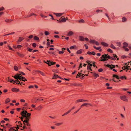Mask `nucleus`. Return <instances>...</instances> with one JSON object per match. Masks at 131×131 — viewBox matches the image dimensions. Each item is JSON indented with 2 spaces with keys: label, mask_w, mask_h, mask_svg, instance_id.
<instances>
[{
  "label": "nucleus",
  "mask_w": 131,
  "mask_h": 131,
  "mask_svg": "<svg viewBox=\"0 0 131 131\" xmlns=\"http://www.w3.org/2000/svg\"><path fill=\"white\" fill-rule=\"evenodd\" d=\"M111 57L110 56L108 55L107 56V55H106L105 54H104L101 57V59L100 61H104L107 60L108 59H110Z\"/></svg>",
  "instance_id": "nucleus-1"
},
{
  "label": "nucleus",
  "mask_w": 131,
  "mask_h": 131,
  "mask_svg": "<svg viewBox=\"0 0 131 131\" xmlns=\"http://www.w3.org/2000/svg\"><path fill=\"white\" fill-rule=\"evenodd\" d=\"M128 46L127 43L126 42H123V49L126 51H128L129 50L128 49L126 48Z\"/></svg>",
  "instance_id": "nucleus-2"
},
{
  "label": "nucleus",
  "mask_w": 131,
  "mask_h": 131,
  "mask_svg": "<svg viewBox=\"0 0 131 131\" xmlns=\"http://www.w3.org/2000/svg\"><path fill=\"white\" fill-rule=\"evenodd\" d=\"M26 113H27V111H22L21 113V115L22 116V117L23 118H25L26 116Z\"/></svg>",
  "instance_id": "nucleus-3"
},
{
  "label": "nucleus",
  "mask_w": 131,
  "mask_h": 131,
  "mask_svg": "<svg viewBox=\"0 0 131 131\" xmlns=\"http://www.w3.org/2000/svg\"><path fill=\"white\" fill-rule=\"evenodd\" d=\"M30 118H29L28 117H27L26 116L25 118V119H24V125H26V124L25 123V122H27L28 121L29 119Z\"/></svg>",
  "instance_id": "nucleus-4"
},
{
  "label": "nucleus",
  "mask_w": 131,
  "mask_h": 131,
  "mask_svg": "<svg viewBox=\"0 0 131 131\" xmlns=\"http://www.w3.org/2000/svg\"><path fill=\"white\" fill-rule=\"evenodd\" d=\"M20 74H16L13 77L16 79H20Z\"/></svg>",
  "instance_id": "nucleus-5"
},
{
  "label": "nucleus",
  "mask_w": 131,
  "mask_h": 131,
  "mask_svg": "<svg viewBox=\"0 0 131 131\" xmlns=\"http://www.w3.org/2000/svg\"><path fill=\"white\" fill-rule=\"evenodd\" d=\"M106 66L108 68H110L111 69H112L113 68H115V65H114L112 64L111 65L107 64L106 65Z\"/></svg>",
  "instance_id": "nucleus-6"
},
{
  "label": "nucleus",
  "mask_w": 131,
  "mask_h": 131,
  "mask_svg": "<svg viewBox=\"0 0 131 131\" xmlns=\"http://www.w3.org/2000/svg\"><path fill=\"white\" fill-rule=\"evenodd\" d=\"M43 107L41 105H39L35 108V109L38 111H40L42 108Z\"/></svg>",
  "instance_id": "nucleus-7"
},
{
  "label": "nucleus",
  "mask_w": 131,
  "mask_h": 131,
  "mask_svg": "<svg viewBox=\"0 0 131 131\" xmlns=\"http://www.w3.org/2000/svg\"><path fill=\"white\" fill-rule=\"evenodd\" d=\"M12 91L13 92H19V90L18 89L15 88H14L12 89Z\"/></svg>",
  "instance_id": "nucleus-8"
},
{
  "label": "nucleus",
  "mask_w": 131,
  "mask_h": 131,
  "mask_svg": "<svg viewBox=\"0 0 131 131\" xmlns=\"http://www.w3.org/2000/svg\"><path fill=\"white\" fill-rule=\"evenodd\" d=\"M58 78H60L61 79H62V78H61L60 77H59L58 75H57L55 74L54 75V76L52 78V79H57Z\"/></svg>",
  "instance_id": "nucleus-9"
},
{
  "label": "nucleus",
  "mask_w": 131,
  "mask_h": 131,
  "mask_svg": "<svg viewBox=\"0 0 131 131\" xmlns=\"http://www.w3.org/2000/svg\"><path fill=\"white\" fill-rule=\"evenodd\" d=\"M56 64V62H51L50 61V62L49 63H47V64L49 66H51V65H54Z\"/></svg>",
  "instance_id": "nucleus-10"
},
{
  "label": "nucleus",
  "mask_w": 131,
  "mask_h": 131,
  "mask_svg": "<svg viewBox=\"0 0 131 131\" xmlns=\"http://www.w3.org/2000/svg\"><path fill=\"white\" fill-rule=\"evenodd\" d=\"M17 54L21 58H23L25 56V55L24 54L20 53L19 52H17Z\"/></svg>",
  "instance_id": "nucleus-11"
},
{
  "label": "nucleus",
  "mask_w": 131,
  "mask_h": 131,
  "mask_svg": "<svg viewBox=\"0 0 131 131\" xmlns=\"http://www.w3.org/2000/svg\"><path fill=\"white\" fill-rule=\"evenodd\" d=\"M20 80H22L24 81H27L25 77H22L21 76H20Z\"/></svg>",
  "instance_id": "nucleus-12"
},
{
  "label": "nucleus",
  "mask_w": 131,
  "mask_h": 131,
  "mask_svg": "<svg viewBox=\"0 0 131 131\" xmlns=\"http://www.w3.org/2000/svg\"><path fill=\"white\" fill-rule=\"evenodd\" d=\"M13 82L14 84L15 83H16V84H19L20 83V82L19 80H18V79L16 80L15 81L14 80V82Z\"/></svg>",
  "instance_id": "nucleus-13"
},
{
  "label": "nucleus",
  "mask_w": 131,
  "mask_h": 131,
  "mask_svg": "<svg viewBox=\"0 0 131 131\" xmlns=\"http://www.w3.org/2000/svg\"><path fill=\"white\" fill-rule=\"evenodd\" d=\"M7 81L8 82H9L10 83H12L14 82V80L12 79H10L9 77H8V79L7 80Z\"/></svg>",
  "instance_id": "nucleus-14"
},
{
  "label": "nucleus",
  "mask_w": 131,
  "mask_h": 131,
  "mask_svg": "<svg viewBox=\"0 0 131 131\" xmlns=\"http://www.w3.org/2000/svg\"><path fill=\"white\" fill-rule=\"evenodd\" d=\"M101 44L102 45H103L105 47H107L108 46V45L107 44V43H106L105 42H101Z\"/></svg>",
  "instance_id": "nucleus-15"
},
{
  "label": "nucleus",
  "mask_w": 131,
  "mask_h": 131,
  "mask_svg": "<svg viewBox=\"0 0 131 131\" xmlns=\"http://www.w3.org/2000/svg\"><path fill=\"white\" fill-rule=\"evenodd\" d=\"M37 71L42 76H46L45 74L43 72L40 71Z\"/></svg>",
  "instance_id": "nucleus-16"
},
{
  "label": "nucleus",
  "mask_w": 131,
  "mask_h": 131,
  "mask_svg": "<svg viewBox=\"0 0 131 131\" xmlns=\"http://www.w3.org/2000/svg\"><path fill=\"white\" fill-rule=\"evenodd\" d=\"M82 49H80L77 51L76 53L78 54H81L82 53Z\"/></svg>",
  "instance_id": "nucleus-17"
},
{
  "label": "nucleus",
  "mask_w": 131,
  "mask_h": 131,
  "mask_svg": "<svg viewBox=\"0 0 131 131\" xmlns=\"http://www.w3.org/2000/svg\"><path fill=\"white\" fill-rule=\"evenodd\" d=\"M24 38L22 37H20L19 38V39L18 40L17 42H20L21 41L23 40L24 39Z\"/></svg>",
  "instance_id": "nucleus-18"
},
{
  "label": "nucleus",
  "mask_w": 131,
  "mask_h": 131,
  "mask_svg": "<svg viewBox=\"0 0 131 131\" xmlns=\"http://www.w3.org/2000/svg\"><path fill=\"white\" fill-rule=\"evenodd\" d=\"M55 14L57 16H60L62 15L63 14L61 13H56Z\"/></svg>",
  "instance_id": "nucleus-19"
},
{
  "label": "nucleus",
  "mask_w": 131,
  "mask_h": 131,
  "mask_svg": "<svg viewBox=\"0 0 131 131\" xmlns=\"http://www.w3.org/2000/svg\"><path fill=\"white\" fill-rule=\"evenodd\" d=\"M79 39L80 41H84V37L82 36H79Z\"/></svg>",
  "instance_id": "nucleus-20"
},
{
  "label": "nucleus",
  "mask_w": 131,
  "mask_h": 131,
  "mask_svg": "<svg viewBox=\"0 0 131 131\" xmlns=\"http://www.w3.org/2000/svg\"><path fill=\"white\" fill-rule=\"evenodd\" d=\"M130 68V67L129 66L126 67H125L124 66H123V70H127L128 69H129Z\"/></svg>",
  "instance_id": "nucleus-21"
},
{
  "label": "nucleus",
  "mask_w": 131,
  "mask_h": 131,
  "mask_svg": "<svg viewBox=\"0 0 131 131\" xmlns=\"http://www.w3.org/2000/svg\"><path fill=\"white\" fill-rule=\"evenodd\" d=\"M10 101V99L8 98H7L6 99L5 103L6 104H7L8 102H9Z\"/></svg>",
  "instance_id": "nucleus-22"
},
{
  "label": "nucleus",
  "mask_w": 131,
  "mask_h": 131,
  "mask_svg": "<svg viewBox=\"0 0 131 131\" xmlns=\"http://www.w3.org/2000/svg\"><path fill=\"white\" fill-rule=\"evenodd\" d=\"M63 124V123L61 122L60 123H57L55 124V125L57 126H59L62 125Z\"/></svg>",
  "instance_id": "nucleus-23"
},
{
  "label": "nucleus",
  "mask_w": 131,
  "mask_h": 131,
  "mask_svg": "<svg viewBox=\"0 0 131 131\" xmlns=\"http://www.w3.org/2000/svg\"><path fill=\"white\" fill-rule=\"evenodd\" d=\"M66 21V19L64 18H63L61 20V21H59V22L60 23V22H61V21H62V22H65Z\"/></svg>",
  "instance_id": "nucleus-24"
},
{
  "label": "nucleus",
  "mask_w": 131,
  "mask_h": 131,
  "mask_svg": "<svg viewBox=\"0 0 131 131\" xmlns=\"http://www.w3.org/2000/svg\"><path fill=\"white\" fill-rule=\"evenodd\" d=\"M82 102V99H79L76 100L75 102V103H77L78 102Z\"/></svg>",
  "instance_id": "nucleus-25"
},
{
  "label": "nucleus",
  "mask_w": 131,
  "mask_h": 131,
  "mask_svg": "<svg viewBox=\"0 0 131 131\" xmlns=\"http://www.w3.org/2000/svg\"><path fill=\"white\" fill-rule=\"evenodd\" d=\"M70 112V111H68V112H67L65 113L64 114H63L62 115V116H64L65 115H67Z\"/></svg>",
  "instance_id": "nucleus-26"
},
{
  "label": "nucleus",
  "mask_w": 131,
  "mask_h": 131,
  "mask_svg": "<svg viewBox=\"0 0 131 131\" xmlns=\"http://www.w3.org/2000/svg\"><path fill=\"white\" fill-rule=\"evenodd\" d=\"M93 75L96 78L99 77V75L98 74H96L95 73H93Z\"/></svg>",
  "instance_id": "nucleus-27"
},
{
  "label": "nucleus",
  "mask_w": 131,
  "mask_h": 131,
  "mask_svg": "<svg viewBox=\"0 0 131 131\" xmlns=\"http://www.w3.org/2000/svg\"><path fill=\"white\" fill-rule=\"evenodd\" d=\"M73 32L72 31H70L69 32L68 34V36H70L73 34Z\"/></svg>",
  "instance_id": "nucleus-28"
},
{
  "label": "nucleus",
  "mask_w": 131,
  "mask_h": 131,
  "mask_svg": "<svg viewBox=\"0 0 131 131\" xmlns=\"http://www.w3.org/2000/svg\"><path fill=\"white\" fill-rule=\"evenodd\" d=\"M87 105H89L91 106H92V105L91 104L89 103H84L83 104H82V105H83V106H86Z\"/></svg>",
  "instance_id": "nucleus-29"
},
{
  "label": "nucleus",
  "mask_w": 131,
  "mask_h": 131,
  "mask_svg": "<svg viewBox=\"0 0 131 131\" xmlns=\"http://www.w3.org/2000/svg\"><path fill=\"white\" fill-rule=\"evenodd\" d=\"M26 116L27 117H28L29 118H30V116L31 115V114L30 113H28L27 112V113H26Z\"/></svg>",
  "instance_id": "nucleus-30"
},
{
  "label": "nucleus",
  "mask_w": 131,
  "mask_h": 131,
  "mask_svg": "<svg viewBox=\"0 0 131 131\" xmlns=\"http://www.w3.org/2000/svg\"><path fill=\"white\" fill-rule=\"evenodd\" d=\"M14 69L15 70L17 71L18 69V67L16 66H14Z\"/></svg>",
  "instance_id": "nucleus-31"
},
{
  "label": "nucleus",
  "mask_w": 131,
  "mask_h": 131,
  "mask_svg": "<svg viewBox=\"0 0 131 131\" xmlns=\"http://www.w3.org/2000/svg\"><path fill=\"white\" fill-rule=\"evenodd\" d=\"M12 20H11L10 19H5V21L6 22L9 23V22H11V21Z\"/></svg>",
  "instance_id": "nucleus-32"
},
{
  "label": "nucleus",
  "mask_w": 131,
  "mask_h": 131,
  "mask_svg": "<svg viewBox=\"0 0 131 131\" xmlns=\"http://www.w3.org/2000/svg\"><path fill=\"white\" fill-rule=\"evenodd\" d=\"M113 77H114L116 78V79H119V77L117 75H115V74H113Z\"/></svg>",
  "instance_id": "nucleus-33"
},
{
  "label": "nucleus",
  "mask_w": 131,
  "mask_h": 131,
  "mask_svg": "<svg viewBox=\"0 0 131 131\" xmlns=\"http://www.w3.org/2000/svg\"><path fill=\"white\" fill-rule=\"evenodd\" d=\"M45 34L46 35H47L50 34V33L47 31H46L45 32Z\"/></svg>",
  "instance_id": "nucleus-34"
},
{
  "label": "nucleus",
  "mask_w": 131,
  "mask_h": 131,
  "mask_svg": "<svg viewBox=\"0 0 131 131\" xmlns=\"http://www.w3.org/2000/svg\"><path fill=\"white\" fill-rule=\"evenodd\" d=\"M14 33H15V32H11V33L4 35V36H8V35H12L13 34H14Z\"/></svg>",
  "instance_id": "nucleus-35"
},
{
  "label": "nucleus",
  "mask_w": 131,
  "mask_h": 131,
  "mask_svg": "<svg viewBox=\"0 0 131 131\" xmlns=\"http://www.w3.org/2000/svg\"><path fill=\"white\" fill-rule=\"evenodd\" d=\"M79 23H84V20L82 19H80L79 20Z\"/></svg>",
  "instance_id": "nucleus-36"
},
{
  "label": "nucleus",
  "mask_w": 131,
  "mask_h": 131,
  "mask_svg": "<svg viewBox=\"0 0 131 131\" xmlns=\"http://www.w3.org/2000/svg\"><path fill=\"white\" fill-rule=\"evenodd\" d=\"M107 51L111 53H112L113 51L112 50H111L110 49H108L107 50Z\"/></svg>",
  "instance_id": "nucleus-37"
},
{
  "label": "nucleus",
  "mask_w": 131,
  "mask_h": 131,
  "mask_svg": "<svg viewBox=\"0 0 131 131\" xmlns=\"http://www.w3.org/2000/svg\"><path fill=\"white\" fill-rule=\"evenodd\" d=\"M27 49L30 52H31L32 50V49H31L29 47H28Z\"/></svg>",
  "instance_id": "nucleus-38"
},
{
  "label": "nucleus",
  "mask_w": 131,
  "mask_h": 131,
  "mask_svg": "<svg viewBox=\"0 0 131 131\" xmlns=\"http://www.w3.org/2000/svg\"><path fill=\"white\" fill-rule=\"evenodd\" d=\"M34 39L36 40H38L39 39V38L36 36H35L34 37Z\"/></svg>",
  "instance_id": "nucleus-39"
},
{
  "label": "nucleus",
  "mask_w": 131,
  "mask_h": 131,
  "mask_svg": "<svg viewBox=\"0 0 131 131\" xmlns=\"http://www.w3.org/2000/svg\"><path fill=\"white\" fill-rule=\"evenodd\" d=\"M32 16V15H31V14H30L29 15H25V18H26L29 17H30V16Z\"/></svg>",
  "instance_id": "nucleus-40"
},
{
  "label": "nucleus",
  "mask_w": 131,
  "mask_h": 131,
  "mask_svg": "<svg viewBox=\"0 0 131 131\" xmlns=\"http://www.w3.org/2000/svg\"><path fill=\"white\" fill-rule=\"evenodd\" d=\"M123 101H127L128 100L126 99V97L123 96Z\"/></svg>",
  "instance_id": "nucleus-41"
},
{
  "label": "nucleus",
  "mask_w": 131,
  "mask_h": 131,
  "mask_svg": "<svg viewBox=\"0 0 131 131\" xmlns=\"http://www.w3.org/2000/svg\"><path fill=\"white\" fill-rule=\"evenodd\" d=\"M116 43L118 46L120 47L121 46V43L120 42H117Z\"/></svg>",
  "instance_id": "nucleus-42"
},
{
  "label": "nucleus",
  "mask_w": 131,
  "mask_h": 131,
  "mask_svg": "<svg viewBox=\"0 0 131 131\" xmlns=\"http://www.w3.org/2000/svg\"><path fill=\"white\" fill-rule=\"evenodd\" d=\"M110 47L111 48H112L113 49H115L116 48L115 47L113 44L111 45Z\"/></svg>",
  "instance_id": "nucleus-43"
},
{
  "label": "nucleus",
  "mask_w": 131,
  "mask_h": 131,
  "mask_svg": "<svg viewBox=\"0 0 131 131\" xmlns=\"http://www.w3.org/2000/svg\"><path fill=\"white\" fill-rule=\"evenodd\" d=\"M8 47L9 48V50H11L13 51V49L10 47V46L9 45H8Z\"/></svg>",
  "instance_id": "nucleus-44"
},
{
  "label": "nucleus",
  "mask_w": 131,
  "mask_h": 131,
  "mask_svg": "<svg viewBox=\"0 0 131 131\" xmlns=\"http://www.w3.org/2000/svg\"><path fill=\"white\" fill-rule=\"evenodd\" d=\"M36 102H37L38 101H43V99H36Z\"/></svg>",
  "instance_id": "nucleus-45"
},
{
  "label": "nucleus",
  "mask_w": 131,
  "mask_h": 131,
  "mask_svg": "<svg viewBox=\"0 0 131 131\" xmlns=\"http://www.w3.org/2000/svg\"><path fill=\"white\" fill-rule=\"evenodd\" d=\"M22 47V46L20 45H18L17 46V48H21Z\"/></svg>",
  "instance_id": "nucleus-46"
},
{
  "label": "nucleus",
  "mask_w": 131,
  "mask_h": 131,
  "mask_svg": "<svg viewBox=\"0 0 131 131\" xmlns=\"http://www.w3.org/2000/svg\"><path fill=\"white\" fill-rule=\"evenodd\" d=\"M36 44L35 43H33L32 44V46L34 48L36 47Z\"/></svg>",
  "instance_id": "nucleus-47"
},
{
  "label": "nucleus",
  "mask_w": 131,
  "mask_h": 131,
  "mask_svg": "<svg viewBox=\"0 0 131 131\" xmlns=\"http://www.w3.org/2000/svg\"><path fill=\"white\" fill-rule=\"evenodd\" d=\"M103 70V69L102 68H100L98 70V71L99 72H102Z\"/></svg>",
  "instance_id": "nucleus-48"
},
{
  "label": "nucleus",
  "mask_w": 131,
  "mask_h": 131,
  "mask_svg": "<svg viewBox=\"0 0 131 131\" xmlns=\"http://www.w3.org/2000/svg\"><path fill=\"white\" fill-rule=\"evenodd\" d=\"M90 42L91 43H94L95 42V41L93 40H91L90 41Z\"/></svg>",
  "instance_id": "nucleus-49"
},
{
  "label": "nucleus",
  "mask_w": 131,
  "mask_h": 131,
  "mask_svg": "<svg viewBox=\"0 0 131 131\" xmlns=\"http://www.w3.org/2000/svg\"><path fill=\"white\" fill-rule=\"evenodd\" d=\"M94 43L97 45L99 46V44L98 42L96 41H95Z\"/></svg>",
  "instance_id": "nucleus-50"
},
{
  "label": "nucleus",
  "mask_w": 131,
  "mask_h": 131,
  "mask_svg": "<svg viewBox=\"0 0 131 131\" xmlns=\"http://www.w3.org/2000/svg\"><path fill=\"white\" fill-rule=\"evenodd\" d=\"M25 123L27 126H30V124L29 123L28 121L27 122H25Z\"/></svg>",
  "instance_id": "nucleus-51"
},
{
  "label": "nucleus",
  "mask_w": 131,
  "mask_h": 131,
  "mask_svg": "<svg viewBox=\"0 0 131 131\" xmlns=\"http://www.w3.org/2000/svg\"><path fill=\"white\" fill-rule=\"evenodd\" d=\"M74 85L76 86H81V85L80 84H77L76 83H75L74 84H73Z\"/></svg>",
  "instance_id": "nucleus-52"
},
{
  "label": "nucleus",
  "mask_w": 131,
  "mask_h": 131,
  "mask_svg": "<svg viewBox=\"0 0 131 131\" xmlns=\"http://www.w3.org/2000/svg\"><path fill=\"white\" fill-rule=\"evenodd\" d=\"M20 101L21 102H25V100L24 99H21L20 100Z\"/></svg>",
  "instance_id": "nucleus-53"
},
{
  "label": "nucleus",
  "mask_w": 131,
  "mask_h": 131,
  "mask_svg": "<svg viewBox=\"0 0 131 131\" xmlns=\"http://www.w3.org/2000/svg\"><path fill=\"white\" fill-rule=\"evenodd\" d=\"M14 130H15V129H14L12 128H10L9 129V131H13Z\"/></svg>",
  "instance_id": "nucleus-54"
},
{
  "label": "nucleus",
  "mask_w": 131,
  "mask_h": 131,
  "mask_svg": "<svg viewBox=\"0 0 131 131\" xmlns=\"http://www.w3.org/2000/svg\"><path fill=\"white\" fill-rule=\"evenodd\" d=\"M75 108V106H73L71 108V109H70L69 111H70V112H71L72 110H73V109H74Z\"/></svg>",
  "instance_id": "nucleus-55"
},
{
  "label": "nucleus",
  "mask_w": 131,
  "mask_h": 131,
  "mask_svg": "<svg viewBox=\"0 0 131 131\" xmlns=\"http://www.w3.org/2000/svg\"><path fill=\"white\" fill-rule=\"evenodd\" d=\"M33 88L34 86L32 85H30L28 87V88L29 89Z\"/></svg>",
  "instance_id": "nucleus-56"
},
{
  "label": "nucleus",
  "mask_w": 131,
  "mask_h": 131,
  "mask_svg": "<svg viewBox=\"0 0 131 131\" xmlns=\"http://www.w3.org/2000/svg\"><path fill=\"white\" fill-rule=\"evenodd\" d=\"M33 36L32 35H31L29 36L28 37V38L30 39H31L33 38Z\"/></svg>",
  "instance_id": "nucleus-57"
},
{
  "label": "nucleus",
  "mask_w": 131,
  "mask_h": 131,
  "mask_svg": "<svg viewBox=\"0 0 131 131\" xmlns=\"http://www.w3.org/2000/svg\"><path fill=\"white\" fill-rule=\"evenodd\" d=\"M87 53L88 54H89V55H91V54H92V52H90L89 51H88Z\"/></svg>",
  "instance_id": "nucleus-58"
},
{
  "label": "nucleus",
  "mask_w": 131,
  "mask_h": 131,
  "mask_svg": "<svg viewBox=\"0 0 131 131\" xmlns=\"http://www.w3.org/2000/svg\"><path fill=\"white\" fill-rule=\"evenodd\" d=\"M63 51H59V54H62V53H63Z\"/></svg>",
  "instance_id": "nucleus-59"
},
{
  "label": "nucleus",
  "mask_w": 131,
  "mask_h": 131,
  "mask_svg": "<svg viewBox=\"0 0 131 131\" xmlns=\"http://www.w3.org/2000/svg\"><path fill=\"white\" fill-rule=\"evenodd\" d=\"M20 72V74H20V75H21V74H22V75H25V73L22 72Z\"/></svg>",
  "instance_id": "nucleus-60"
},
{
  "label": "nucleus",
  "mask_w": 131,
  "mask_h": 131,
  "mask_svg": "<svg viewBox=\"0 0 131 131\" xmlns=\"http://www.w3.org/2000/svg\"><path fill=\"white\" fill-rule=\"evenodd\" d=\"M84 46H85V48L86 49H88V46L86 44H85L84 45Z\"/></svg>",
  "instance_id": "nucleus-61"
},
{
  "label": "nucleus",
  "mask_w": 131,
  "mask_h": 131,
  "mask_svg": "<svg viewBox=\"0 0 131 131\" xmlns=\"http://www.w3.org/2000/svg\"><path fill=\"white\" fill-rule=\"evenodd\" d=\"M110 59L113 60H116V59L115 58H114L111 57Z\"/></svg>",
  "instance_id": "nucleus-62"
},
{
  "label": "nucleus",
  "mask_w": 131,
  "mask_h": 131,
  "mask_svg": "<svg viewBox=\"0 0 131 131\" xmlns=\"http://www.w3.org/2000/svg\"><path fill=\"white\" fill-rule=\"evenodd\" d=\"M74 48V47L73 46H71L70 47V49H72Z\"/></svg>",
  "instance_id": "nucleus-63"
},
{
  "label": "nucleus",
  "mask_w": 131,
  "mask_h": 131,
  "mask_svg": "<svg viewBox=\"0 0 131 131\" xmlns=\"http://www.w3.org/2000/svg\"><path fill=\"white\" fill-rule=\"evenodd\" d=\"M50 45V42H48L47 43V45L48 46H49Z\"/></svg>",
  "instance_id": "nucleus-64"
}]
</instances>
